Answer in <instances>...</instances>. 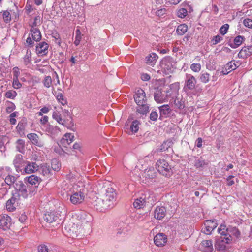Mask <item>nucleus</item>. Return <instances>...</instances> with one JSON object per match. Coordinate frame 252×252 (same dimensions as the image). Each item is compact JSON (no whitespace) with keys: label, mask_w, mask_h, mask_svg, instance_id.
Returning a JSON list of instances; mask_svg holds the SVG:
<instances>
[{"label":"nucleus","mask_w":252,"mask_h":252,"mask_svg":"<svg viewBox=\"0 0 252 252\" xmlns=\"http://www.w3.org/2000/svg\"><path fill=\"white\" fill-rule=\"evenodd\" d=\"M173 60L171 58L168 57L164 58L161 62V67L165 69L170 70L172 66Z\"/></svg>","instance_id":"nucleus-25"},{"label":"nucleus","mask_w":252,"mask_h":252,"mask_svg":"<svg viewBox=\"0 0 252 252\" xmlns=\"http://www.w3.org/2000/svg\"><path fill=\"white\" fill-rule=\"evenodd\" d=\"M245 38L244 36L238 35L236 36L234 39V44H230L229 46L232 48H236L244 41Z\"/></svg>","instance_id":"nucleus-31"},{"label":"nucleus","mask_w":252,"mask_h":252,"mask_svg":"<svg viewBox=\"0 0 252 252\" xmlns=\"http://www.w3.org/2000/svg\"><path fill=\"white\" fill-rule=\"evenodd\" d=\"M219 233L224 236L226 243H229L233 236L238 238L240 236V232L235 227L230 226L226 228L224 224H221L218 229Z\"/></svg>","instance_id":"nucleus-3"},{"label":"nucleus","mask_w":252,"mask_h":252,"mask_svg":"<svg viewBox=\"0 0 252 252\" xmlns=\"http://www.w3.org/2000/svg\"><path fill=\"white\" fill-rule=\"evenodd\" d=\"M49 45L46 42H41L36 46V52L39 56L45 55L48 53Z\"/></svg>","instance_id":"nucleus-16"},{"label":"nucleus","mask_w":252,"mask_h":252,"mask_svg":"<svg viewBox=\"0 0 252 252\" xmlns=\"http://www.w3.org/2000/svg\"><path fill=\"white\" fill-rule=\"evenodd\" d=\"M252 54V45L243 47L239 52L238 56L240 58L245 59L251 55Z\"/></svg>","instance_id":"nucleus-19"},{"label":"nucleus","mask_w":252,"mask_h":252,"mask_svg":"<svg viewBox=\"0 0 252 252\" xmlns=\"http://www.w3.org/2000/svg\"><path fill=\"white\" fill-rule=\"evenodd\" d=\"M188 26L185 24H180L176 29V32L178 35H182L185 34L188 30Z\"/></svg>","instance_id":"nucleus-37"},{"label":"nucleus","mask_w":252,"mask_h":252,"mask_svg":"<svg viewBox=\"0 0 252 252\" xmlns=\"http://www.w3.org/2000/svg\"><path fill=\"white\" fill-rule=\"evenodd\" d=\"M2 16H3V19L5 22L7 23L11 20L10 14L8 11H3Z\"/></svg>","instance_id":"nucleus-58"},{"label":"nucleus","mask_w":252,"mask_h":252,"mask_svg":"<svg viewBox=\"0 0 252 252\" xmlns=\"http://www.w3.org/2000/svg\"><path fill=\"white\" fill-rule=\"evenodd\" d=\"M223 40V37L220 36L219 35H217L213 36V38L211 40V43L213 45H216L218 43L220 42Z\"/></svg>","instance_id":"nucleus-53"},{"label":"nucleus","mask_w":252,"mask_h":252,"mask_svg":"<svg viewBox=\"0 0 252 252\" xmlns=\"http://www.w3.org/2000/svg\"><path fill=\"white\" fill-rule=\"evenodd\" d=\"M174 103L179 109H183L185 107L183 102L182 101L179 100L178 98H176L174 100Z\"/></svg>","instance_id":"nucleus-55"},{"label":"nucleus","mask_w":252,"mask_h":252,"mask_svg":"<svg viewBox=\"0 0 252 252\" xmlns=\"http://www.w3.org/2000/svg\"><path fill=\"white\" fill-rule=\"evenodd\" d=\"M139 122L138 120H134L130 126V130L132 132L136 133L139 129Z\"/></svg>","instance_id":"nucleus-46"},{"label":"nucleus","mask_w":252,"mask_h":252,"mask_svg":"<svg viewBox=\"0 0 252 252\" xmlns=\"http://www.w3.org/2000/svg\"><path fill=\"white\" fill-rule=\"evenodd\" d=\"M10 217L6 214L0 216V227L4 230L8 229L11 224Z\"/></svg>","instance_id":"nucleus-12"},{"label":"nucleus","mask_w":252,"mask_h":252,"mask_svg":"<svg viewBox=\"0 0 252 252\" xmlns=\"http://www.w3.org/2000/svg\"><path fill=\"white\" fill-rule=\"evenodd\" d=\"M42 83L45 87L48 88H50L52 85V79L51 77L50 76H45L42 80Z\"/></svg>","instance_id":"nucleus-44"},{"label":"nucleus","mask_w":252,"mask_h":252,"mask_svg":"<svg viewBox=\"0 0 252 252\" xmlns=\"http://www.w3.org/2000/svg\"><path fill=\"white\" fill-rule=\"evenodd\" d=\"M51 167L55 171H58L61 167V164L57 159H53L51 161Z\"/></svg>","instance_id":"nucleus-48"},{"label":"nucleus","mask_w":252,"mask_h":252,"mask_svg":"<svg viewBox=\"0 0 252 252\" xmlns=\"http://www.w3.org/2000/svg\"><path fill=\"white\" fill-rule=\"evenodd\" d=\"M205 164V162L204 160L201 159H198L196 160L195 162V166L197 168L203 167Z\"/></svg>","instance_id":"nucleus-61"},{"label":"nucleus","mask_w":252,"mask_h":252,"mask_svg":"<svg viewBox=\"0 0 252 252\" xmlns=\"http://www.w3.org/2000/svg\"><path fill=\"white\" fill-rule=\"evenodd\" d=\"M158 117V113L156 111H152L150 114V119L153 121H156Z\"/></svg>","instance_id":"nucleus-62"},{"label":"nucleus","mask_w":252,"mask_h":252,"mask_svg":"<svg viewBox=\"0 0 252 252\" xmlns=\"http://www.w3.org/2000/svg\"><path fill=\"white\" fill-rule=\"evenodd\" d=\"M159 109L160 111V115L164 116L169 115L171 112V110L170 109L168 105H162L159 107Z\"/></svg>","instance_id":"nucleus-34"},{"label":"nucleus","mask_w":252,"mask_h":252,"mask_svg":"<svg viewBox=\"0 0 252 252\" xmlns=\"http://www.w3.org/2000/svg\"><path fill=\"white\" fill-rule=\"evenodd\" d=\"M243 24L245 27L252 29V20L247 18L244 20Z\"/></svg>","instance_id":"nucleus-59"},{"label":"nucleus","mask_w":252,"mask_h":252,"mask_svg":"<svg viewBox=\"0 0 252 252\" xmlns=\"http://www.w3.org/2000/svg\"><path fill=\"white\" fill-rule=\"evenodd\" d=\"M190 69L194 72H198L201 70L200 63H193L190 65Z\"/></svg>","instance_id":"nucleus-54"},{"label":"nucleus","mask_w":252,"mask_h":252,"mask_svg":"<svg viewBox=\"0 0 252 252\" xmlns=\"http://www.w3.org/2000/svg\"><path fill=\"white\" fill-rule=\"evenodd\" d=\"M52 92L53 94L56 96V97L58 101L62 104L63 106L67 104V101L64 98L63 94L61 93H56L55 91L54 87H52Z\"/></svg>","instance_id":"nucleus-29"},{"label":"nucleus","mask_w":252,"mask_h":252,"mask_svg":"<svg viewBox=\"0 0 252 252\" xmlns=\"http://www.w3.org/2000/svg\"><path fill=\"white\" fill-rule=\"evenodd\" d=\"M117 193L112 188H108L105 189V192L102 196L106 202L112 208L116 204Z\"/></svg>","instance_id":"nucleus-5"},{"label":"nucleus","mask_w":252,"mask_h":252,"mask_svg":"<svg viewBox=\"0 0 252 252\" xmlns=\"http://www.w3.org/2000/svg\"><path fill=\"white\" fill-rule=\"evenodd\" d=\"M148 197H147V194H143L139 198L135 200L133 205L135 208L140 209L144 207L146 203L149 202L150 196L149 193H148Z\"/></svg>","instance_id":"nucleus-8"},{"label":"nucleus","mask_w":252,"mask_h":252,"mask_svg":"<svg viewBox=\"0 0 252 252\" xmlns=\"http://www.w3.org/2000/svg\"><path fill=\"white\" fill-rule=\"evenodd\" d=\"M82 35L81 32L79 29H77L75 31V40L74 42V44L77 46L80 43V41L82 39Z\"/></svg>","instance_id":"nucleus-42"},{"label":"nucleus","mask_w":252,"mask_h":252,"mask_svg":"<svg viewBox=\"0 0 252 252\" xmlns=\"http://www.w3.org/2000/svg\"><path fill=\"white\" fill-rule=\"evenodd\" d=\"M210 75L207 72L202 71L200 75L199 80L203 83H207L210 80Z\"/></svg>","instance_id":"nucleus-38"},{"label":"nucleus","mask_w":252,"mask_h":252,"mask_svg":"<svg viewBox=\"0 0 252 252\" xmlns=\"http://www.w3.org/2000/svg\"><path fill=\"white\" fill-rule=\"evenodd\" d=\"M77 219L80 222H77V224L73 223L72 225L70 224L65 228L67 230L68 229V233L70 237L72 238L77 237L78 234L82 233V229L81 225H84L88 224L92 220V217L90 214L87 213L84 211H80L76 214Z\"/></svg>","instance_id":"nucleus-1"},{"label":"nucleus","mask_w":252,"mask_h":252,"mask_svg":"<svg viewBox=\"0 0 252 252\" xmlns=\"http://www.w3.org/2000/svg\"><path fill=\"white\" fill-rule=\"evenodd\" d=\"M143 176L147 178H153L156 176V172L153 168L150 167L144 170Z\"/></svg>","instance_id":"nucleus-35"},{"label":"nucleus","mask_w":252,"mask_h":252,"mask_svg":"<svg viewBox=\"0 0 252 252\" xmlns=\"http://www.w3.org/2000/svg\"><path fill=\"white\" fill-rule=\"evenodd\" d=\"M14 188L15 190L12 196H15L16 198L22 197L26 199L28 197H32L36 193L35 188H32L31 186L24 184L22 181L16 182Z\"/></svg>","instance_id":"nucleus-2"},{"label":"nucleus","mask_w":252,"mask_h":252,"mask_svg":"<svg viewBox=\"0 0 252 252\" xmlns=\"http://www.w3.org/2000/svg\"><path fill=\"white\" fill-rule=\"evenodd\" d=\"M23 60L24 64L26 65L31 64L32 61V53L30 51H27L26 54L25 55Z\"/></svg>","instance_id":"nucleus-43"},{"label":"nucleus","mask_w":252,"mask_h":252,"mask_svg":"<svg viewBox=\"0 0 252 252\" xmlns=\"http://www.w3.org/2000/svg\"><path fill=\"white\" fill-rule=\"evenodd\" d=\"M17 95V93L15 91H8L6 92L5 94V96L8 98L10 99H14Z\"/></svg>","instance_id":"nucleus-52"},{"label":"nucleus","mask_w":252,"mask_h":252,"mask_svg":"<svg viewBox=\"0 0 252 252\" xmlns=\"http://www.w3.org/2000/svg\"><path fill=\"white\" fill-rule=\"evenodd\" d=\"M53 118L57 121L58 123L62 125H64L65 123V120L63 119L61 114L57 112H54L52 114Z\"/></svg>","instance_id":"nucleus-41"},{"label":"nucleus","mask_w":252,"mask_h":252,"mask_svg":"<svg viewBox=\"0 0 252 252\" xmlns=\"http://www.w3.org/2000/svg\"><path fill=\"white\" fill-rule=\"evenodd\" d=\"M44 219L47 222L51 223L57 221L59 217L56 215L55 212H51L45 213L44 216Z\"/></svg>","instance_id":"nucleus-23"},{"label":"nucleus","mask_w":252,"mask_h":252,"mask_svg":"<svg viewBox=\"0 0 252 252\" xmlns=\"http://www.w3.org/2000/svg\"><path fill=\"white\" fill-rule=\"evenodd\" d=\"M137 112L141 114H146L149 112V105L146 103L137 104Z\"/></svg>","instance_id":"nucleus-27"},{"label":"nucleus","mask_w":252,"mask_h":252,"mask_svg":"<svg viewBox=\"0 0 252 252\" xmlns=\"http://www.w3.org/2000/svg\"><path fill=\"white\" fill-rule=\"evenodd\" d=\"M16 199L17 198L15 196H12V197L7 201L6 207L8 211L12 212L15 210V207L14 206V204L15 203Z\"/></svg>","instance_id":"nucleus-32"},{"label":"nucleus","mask_w":252,"mask_h":252,"mask_svg":"<svg viewBox=\"0 0 252 252\" xmlns=\"http://www.w3.org/2000/svg\"><path fill=\"white\" fill-rule=\"evenodd\" d=\"M42 23V18L40 16H37L34 18V20L32 22H31L29 24V26L31 29H38L37 27L40 25Z\"/></svg>","instance_id":"nucleus-33"},{"label":"nucleus","mask_w":252,"mask_h":252,"mask_svg":"<svg viewBox=\"0 0 252 252\" xmlns=\"http://www.w3.org/2000/svg\"><path fill=\"white\" fill-rule=\"evenodd\" d=\"M32 39L35 41L38 42L41 39V34L39 29H31L30 30Z\"/></svg>","instance_id":"nucleus-24"},{"label":"nucleus","mask_w":252,"mask_h":252,"mask_svg":"<svg viewBox=\"0 0 252 252\" xmlns=\"http://www.w3.org/2000/svg\"><path fill=\"white\" fill-rule=\"evenodd\" d=\"M69 196L70 202L74 205L81 204L85 199V194L84 189H80L77 191H74Z\"/></svg>","instance_id":"nucleus-6"},{"label":"nucleus","mask_w":252,"mask_h":252,"mask_svg":"<svg viewBox=\"0 0 252 252\" xmlns=\"http://www.w3.org/2000/svg\"><path fill=\"white\" fill-rule=\"evenodd\" d=\"M53 37L55 38V42L60 46L61 44V39L59 34L56 33L53 36Z\"/></svg>","instance_id":"nucleus-63"},{"label":"nucleus","mask_w":252,"mask_h":252,"mask_svg":"<svg viewBox=\"0 0 252 252\" xmlns=\"http://www.w3.org/2000/svg\"><path fill=\"white\" fill-rule=\"evenodd\" d=\"M16 109L15 104L10 101H7L6 104V112L10 113Z\"/></svg>","instance_id":"nucleus-50"},{"label":"nucleus","mask_w":252,"mask_h":252,"mask_svg":"<svg viewBox=\"0 0 252 252\" xmlns=\"http://www.w3.org/2000/svg\"><path fill=\"white\" fill-rule=\"evenodd\" d=\"M38 170H39L40 173L45 176H48L51 171L49 166L45 164L42 165L40 168L39 167Z\"/></svg>","instance_id":"nucleus-39"},{"label":"nucleus","mask_w":252,"mask_h":252,"mask_svg":"<svg viewBox=\"0 0 252 252\" xmlns=\"http://www.w3.org/2000/svg\"><path fill=\"white\" fill-rule=\"evenodd\" d=\"M201 246L204 248L206 252H211L213 250V244L211 240L202 241Z\"/></svg>","instance_id":"nucleus-30"},{"label":"nucleus","mask_w":252,"mask_h":252,"mask_svg":"<svg viewBox=\"0 0 252 252\" xmlns=\"http://www.w3.org/2000/svg\"><path fill=\"white\" fill-rule=\"evenodd\" d=\"M27 137L33 144L38 147H42L44 145L43 141L41 140L39 136L36 133H29L27 134Z\"/></svg>","instance_id":"nucleus-15"},{"label":"nucleus","mask_w":252,"mask_h":252,"mask_svg":"<svg viewBox=\"0 0 252 252\" xmlns=\"http://www.w3.org/2000/svg\"><path fill=\"white\" fill-rule=\"evenodd\" d=\"M238 65L235 63V61H231L226 64L221 73L223 75H226L232 70L236 69Z\"/></svg>","instance_id":"nucleus-22"},{"label":"nucleus","mask_w":252,"mask_h":252,"mask_svg":"<svg viewBox=\"0 0 252 252\" xmlns=\"http://www.w3.org/2000/svg\"><path fill=\"white\" fill-rule=\"evenodd\" d=\"M173 145V142L171 141L167 140L164 142L161 145L160 147V151H167L170 147Z\"/></svg>","instance_id":"nucleus-47"},{"label":"nucleus","mask_w":252,"mask_h":252,"mask_svg":"<svg viewBox=\"0 0 252 252\" xmlns=\"http://www.w3.org/2000/svg\"><path fill=\"white\" fill-rule=\"evenodd\" d=\"M187 14V10L184 8H180L177 11V15L180 18H184Z\"/></svg>","instance_id":"nucleus-49"},{"label":"nucleus","mask_w":252,"mask_h":252,"mask_svg":"<svg viewBox=\"0 0 252 252\" xmlns=\"http://www.w3.org/2000/svg\"><path fill=\"white\" fill-rule=\"evenodd\" d=\"M226 244L227 243H226V240L224 238V237L223 238L221 237L220 239H218L217 240H216L215 248L218 251H223L226 248Z\"/></svg>","instance_id":"nucleus-26"},{"label":"nucleus","mask_w":252,"mask_h":252,"mask_svg":"<svg viewBox=\"0 0 252 252\" xmlns=\"http://www.w3.org/2000/svg\"><path fill=\"white\" fill-rule=\"evenodd\" d=\"M205 229L204 232L206 234H210L211 232L217 227L218 224L215 220H206L204 222Z\"/></svg>","instance_id":"nucleus-18"},{"label":"nucleus","mask_w":252,"mask_h":252,"mask_svg":"<svg viewBox=\"0 0 252 252\" xmlns=\"http://www.w3.org/2000/svg\"><path fill=\"white\" fill-rule=\"evenodd\" d=\"M134 101L137 104H143L147 102V99L146 94L144 90L139 88L135 92L134 95Z\"/></svg>","instance_id":"nucleus-10"},{"label":"nucleus","mask_w":252,"mask_h":252,"mask_svg":"<svg viewBox=\"0 0 252 252\" xmlns=\"http://www.w3.org/2000/svg\"><path fill=\"white\" fill-rule=\"evenodd\" d=\"M166 9L165 8H160L155 12V14L159 17L164 16L166 14Z\"/></svg>","instance_id":"nucleus-57"},{"label":"nucleus","mask_w":252,"mask_h":252,"mask_svg":"<svg viewBox=\"0 0 252 252\" xmlns=\"http://www.w3.org/2000/svg\"><path fill=\"white\" fill-rule=\"evenodd\" d=\"M197 80L195 77L190 74H186L184 90L186 92H190L195 89Z\"/></svg>","instance_id":"nucleus-7"},{"label":"nucleus","mask_w":252,"mask_h":252,"mask_svg":"<svg viewBox=\"0 0 252 252\" xmlns=\"http://www.w3.org/2000/svg\"><path fill=\"white\" fill-rule=\"evenodd\" d=\"M229 25L228 24H225L222 25L219 30L220 32L222 35H225L228 32Z\"/></svg>","instance_id":"nucleus-51"},{"label":"nucleus","mask_w":252,"mask_h":252,"mask_svg":"<svg viewBox=\"0 0 252 252\" xmlns=\"http://www.w3.org/2000/svg\"><path fill=\"white\" fill-rule=\"evenodd\" d=\"M38 252H49L47 247L45 245H40L38 247Z\"/></svg>","instance_id":"nucleus-64"},{"label":"nucleus","mask_w":252,"mask_h":252,"mask_svg":"<svg viewBox=\"0 0 252 252\" xmlns=\"http://www.w3.org/2000/svg\"><path fill=\"white\" fill-rule=\"evenodd\" d=\"M158 58V56L156 54L153 53H151L146 57V63L150 65L153 66L155 64Z\"/></svg>","instance_id":"nucleus-28"},{"label":"nucleus","mask_w":252,"mask_h":252,"mask_svg":"<svg viewBox=\"0 0 252 252\" xmlns=\"http://www.w3.org/2000/svg\"><path fill=\"white\" fill-rule=\"evenodd\" d=\"M93 203L96 209L100 212L111 208L110 206H108V204L105 201L103 197L102 198H97V199L94 201Z\"/></svg>","instance_id":"nucleus-9"},{"label":"nucleus","mask_w":252,"mask_h":252,"mask_svg":"<svg viewBox=\"0 0 252 252\" xmlns=\"http://www.w3.org/2000/svg\"><path fill=\"white\" fill-rule=\"evenodd\" d=\"M167 94L165 95L162 93L160 90H157L154 93V99L158 103H163L167 99V97L170 94V91H167Z\"/></svg>","instance_id":"nucleus-17"},{"label":"nucleus","mask_w":252,"mask_h":252,"mask_svg":"<svg viewBox=\"0 0 252 252\" xmlns=\"http://www.w3.org/2000/svg\"><path fill=\"white\" fill-rule=\"evenodd\" d=\"M166 210L163 206H158L154 211V217L158 220H161L166 214Z\"/></svg>","instance_id":"nucleus-20"},{"label":"nucleus","mask_w":252,"mask_h":252,"mask_svg":"<svg viewBox=\"0 0 252 252\" xmlns=\"http://www.w3.org/2000/svg\"><path fill=\"white\" fill-rule=\"evenodd\" d=\"M18 181L16 180V178L12 175H8L6 177L5 179V183L10 186L11 185H14L16 182H17Z\"/></svg>","instance_id":"nucleus-45"},{"label":"nucleus","mask_w":252,"mask_h":252,"mask_svg":"<svg viewBox=\"0 0 252 252\" xmlns=\"http://www.w3.org/2000/svg\"><path fill=\"white\" fill-rule=\"evenodd\" d=\"M25 126L26 123L24 122L21 121L18 123L16 128L18 131H22L24 130Z\"/></svg>","instance_id":"nucleus-60"},{"label":"nucleus","mask_w":252,"mask_h":252,"mask_svg":"<svg viewBox=\"0 0 252 252\" xmlns=\"http://www.w3.org/2000/svg\"><path fill=\"white\" fill-rule=\"evenodd\" d=\"M16 148L17 150L20 153H23L25 151V141L24 140L19 139L17 140Z\"/></svg>","instance_id":"nucleus-36"},{"label":"nucleus","mask_w":252,"mask_h":252,"mask_svg":"<svg viewBox=\"0 0 252 252\" xmlns=\"http://www.w3.org/2000/svg\"><path fill=\"white\" fill-rule=\"evenodd\" d=\"M74 135L71 133H66L62 138L61 141L63 143L66 142L67 144H70L73 141Z\"/></svg>","instance_id":"nucleus-40"},{"label":"nucleus","mask_w":252,"mask_h":252,"mask_svg":"<svg viewBox=\"0 0 252 252\" xmlns=\"http://www.w3.org/2000/svg\"><path fill=\"white\" fill-rule=\"evenodd\" d=\"M23 168V172L26 174H32L39 169V166L34 162L26 161Z\"/></svg>","instance_id":"nucleus-13"},{"label":"nucleus","mask_w":252,"mask_h":252,"mask_svg":"<svg viewBox=\"0 0 252 252\" xmlns=\"http://www.w3.org/2000/svg\"><path fill=\"white\" fill-rule=\"evenodd\" d=\"M158 171L165 176H170L172 174L171 167L164 159H159L156 163Z\"/></svg>","instance_id":"nucleus-4"},{"label":"nucleus","mask_w":252,"mask_h":252,"mask_svg":"<svg viewBox=\"0 0 252 252\" xmlns=\"http://www.w3.org/2000/svg\"><path fill=\"white\" fill-rule=\"evenodd\" d=\"M155 245L158 247H162L165 245L167 241L166 235L163 233L157 234L154 238Z\"/></svg>","instance_id":"nucleus-14"},{"label":"nucleus","mask_w":252,"mask_h":252,"mask_svg":"<svg viewBox=\"0 0 252 252\" xmlns=\"http://www.w3.org/2000/svg\"><path fill=\"white\" fill-rule=\"evenodd\" d=\"M27 182L29 183L32 188H35L36 191H37L36 187L40 182V178L38 177L32 175L26 178Z\"/></svg>","instance_id":"nucleus-21"},{"label":"nucleus","mask_w":252,"mask_h":252,"mask_svg":"<svg viewBox=\"0 0 252 252\" xmlns=\"http://www.w3.org/2000/svg\"><path fill=\"white\" fill-rule=\"evenodd\" d=\"M26 161L23 159L22 155L18 154L16 155L13 163L17 172H22V167L25 166Z\"/></svg>","instance_id":"nucleus-11"},{"label":"nucleus","mask_w":252,"mask_h":252,"mask_svg":"<svg viewBox=\"0 0 252 252\" xmlns=\"http://www.w3.org/2000/svg\"><path fill=\"white\" fill-rule=\"evenodd\" d=\"M12 86L14 89H18L21 87L22 84L19 81L18 78H13Z\"/></svg>","instance_id":"nucleus-56"}]
</instances>
